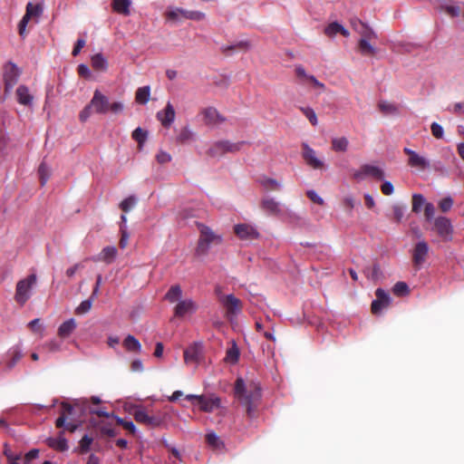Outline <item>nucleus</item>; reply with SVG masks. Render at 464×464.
<instances>
[{"label": "nucleus", "instance_id": "9b49d317", "mask_svg": "<svg viewBox=\"0 0 464 464\" xmlns=\"http://www.w3.org/2000/svg\"><path fill=\"white\" fill-rule=\"evenodd\" d=\"M376 299L372 301L371 309L374 314H379L383 308L389 306L391 302L390 295L383 289L378 288L375 291Z\"/></svg>", "mask_w": 464, "mask_h": 464}, {"label": "nucleus", "instance_id": "5701e85b", "mask_svg": "<svg viewBox=\"0 0 464 464\" xmlns=\"http://www.w3.org/2000/svg\"><path fill=\"white\" fill-rule=\"evenodd\" d=\"M261 208L268 215H278L281 212L279 203L273 198L266 197L261 200Z\"/></svg>", "mask_w": 464, "mask_h": 464}, {"label": "nucleus", "instance_id": "6e6552de", "mask_svg": "<svg viewBox=\"0 0 464 464\" xmlns=\"http://www.w3.org/2000/svg\"><path fill=\"white\" fill-rule=\"evenodd\" d=\"M186 399L188 401H196L197 404L199 406L200 411L205 412H212L220 405V399L218 397L208 398L204 395L188 394Z\"/></svg>", "mask_w": 464, "mask_h": 464}, {"label": "nucleus", "instance_id": "473e14b6", "mask_svg": "<svg viewBox=\"0 0 464 464\" xmlns=\"http://www.w3.org/2000/svg\"><path fill=\"white\" fill-rule=\"evenodd\" d=\"M92 66L96 71H106L108 67L107 60L102 53H96L92 56Z\"/></svg>", "mask_w": 464, "mask_h": 464}, {"label": "nucleus", "instance_id": "69168bd1", "mask_svg": "<svg viewBox=\"0 0 464 464\" xmlns=\"http://www.w3.org/2000/svg\"><path fill=\"white\" fill-rule=\"evenodd\" d=\"M101 431L103 435H106L110 438H113V437L117 436V434H118L116 430L110 425H103L101 428Z\"/></svg>", "mask_w": 464, "mask_h": 464}, {"label": "nucleus", "instance_id": "7ed1b4c3", "mask_svg": "<svg viewBox=\"0 0 464 464\" xmlns=\"http://www.w3.org/2000/svg\"><path fill=\"white\" fill-rule=\"evenodd\" d=\"M133 416L138 423L143 424L150 429H155L160 427L165 422L167 413L157 411L150 414L146 409L140 407L134 411Z\"/></svg>", "mask_w": 464, "mask_h": 464}, {"label": "nucleus", "instance_id": "ddd939ff", "mask_svg": "<svg viewBox=\"0 0 464 464\" xmlns=\"http://www.w3.org/2000/svg\"><path fill=\"white\" fill-rule=\"evenodd\" d=\"M302 147V156L308 166L314 169H321L324 167V161L316 157V152L314 149L305 143H304Z\"/></svg>", "mask_w": 464, "mask_h": 464}, {"label": "nucleus", "instance_id": "4c0bfd02", "mask_svg": "<svg viewBox=\"0 0 464 464\" xmlns=\"http://www.w3.org/2000/svg\"><path fill=\"white\" fill-rule=\"evenodd\" d=\"M178 11H186V9H182V8H172V9H169L166 13H165V17L168 21H171V22H180L183 18V14H180L179 12Z\"/></svg>", "mask_w": 464, "mask_h": 464}, {"label": "nucleus", "instance_id": "a211bd4d", "mask_svg": "<svg viewBox=\"0 0 464 464\" xmlns=\"http://www.w3.org/2000/svg\"><path fill=\"white\" fill-rule=\"evenodd\" d=\"M351 25L353 29L361 35V38H377V34L374 31L358 18H353L351 20Z\"/></svg>", "mask_w": 464, "mask_h": 464}, {"label": "nucleus", "instance_id": "20e7f679", "mask_svg": "<svg viewBox=\"0 0 464 464\" xmlns=\"http://www.w3.org/2000/svg\"><path fill=\"white\" fill-rule=\"evenodd\" d=\"M37 282L35 274H31L24 279L17 282L15 287L14 300L21 306L31 298L32 289Z\"/></svg>", "mask_w": 464, "mask_h": 464}, {"label": "nucleus", "instance_id": "c85d7f7f", "mask_svg": "<svg viewBox=\"0 0 464 464\" xmlns=\"http://www.w3.org/2000/svg\"><path fill=\"white\" fill-rule=\"evenodd\" d=\"M258 182L266 191H276L281 188V183L278 180L267 176L260 177Z\"/></svg>", "mask_w": 464, "mask_h": 464}, {"label": "nucleus", "instance_id": "49530a36", "mask_svg": "<svg viewBox=\"0 0 464 464\" xmlns=\"http://www.w3.org/2000/svg\"><path fill=\"white\" fill-rule=\"evenodd\" d=\"M379 110L384 114H394L398 112L397 107L390 102H381L378 104Z\"/></svg>", "mask_w": 464, "mask_h": 464}, {"label": "nucleus", "instance_id": "f704fd0d", "mask_svg": "<svg viewBox=\"0 0 464 464\" xmlns=\"http://www.w3.org/2000/svg\"><path fill=\"white\" fill-rule=\"evenodd\" d=\"M117 256V248L115 246H106L101 252L100 259L107 264L113 262Z\"/></svg>", "mask_w": 464, "mask_h": 464}, {"label": "nucleus", "instance_id": "6e6d98bb", "mask_svg": "<svg viewBox=\"0 0 464 464\" xmlns=\"http://www.w3.org/2000/svg\"><path fill=\"white\" fill-rule=\"evenodd\" d=\"M453 206V199L446 197L439 202V208L442 212H448Z\"/></svg>", "mask_w": 464, "mask_h": 464}, {"label": "nucleus", "instance_id": "8fccbe9b", "mask_svg": "<svg viewBox=\"0 0 464 464\" xmlns=\"http://www.w3.org/2000/svg\"><path fill=\"white\" fill-rule=\"evenodd\" d=\"M121 231V239L119 242V246L121 248H125L128 246L129 242V233L127 231V227L123 225H120Z\"/></svg>", "mask_w": 464, "mask_h": 464}, {"label": "nucleus", "instance_id": "603ef678", "mask_svg": "<svg viewBox=\"0 0 464 464\" xmlns=\"http://www.w3.org/2000/svg\"><path fill=\"white\" fill-rule=\"evenodd\" d=\"M92 438L88 436V435H84L81 440H80V450L82 453H86L89 451L90 450V447H91V444L92 443Z\"/></svg>", "mask_w": 464, "mask_h": 464}, {"label": "nucleus", "instance_id": "cd10ccee", "mask_svg": "<svg viewBox=\"0 0 464 464\" xmlns=\"http://www.w3.org/2000/svg\"><path fill=\"white\" fill-rule=\"evenodd\" d=\"M200 348L197 345H191L184 351V361L186 363H197L199 360Z\"/></svg>", "mask_w": 464, "mask_h": 464}, {"label": "nucleus", "instance_id": "0e129e2a", "mask_svg": "<svg viewBox=\"0 0 464 464\" xmlns=\"http://www.w3.org/2000/svg\"><path fill=\"white\" fill-rule=\"evenodd\" d=\"M435 214V208L432 203H426L424 207V216L427 220H430Z\"/></svg>", "mask_w": 464, "mask_h": 464}, {"label": "nucleus", "instance_id": "338daca9", "mask_svg": "<svg viewBox=\"0 0 464 464\" xmlns=\"http://www.w3.org/2000/svg\"><path fill=\"white\" fill-rule=\"evenodd\" d=\"M381 190L384 195L390 196L393 193L394 188L390 181H384L381 186Z\"/></svg>", "mask_w": 464, "mask_h": 464}, {"label": "nucleus", "instance_id": "c9c22d12", "mask_svg": "<svg viewBox=\"0 0 464 464\" xmlns=\"http://www.w3.org/2000/svg\"><path fill=\"white\" fill-rule=\"evenodd\" d=\"M349 141L345 137L334 138L332 140V149L334 151L344 152L347 150Z\"/></svg>", "mask_w": 464, "mask_h": 464}, {"label": "nucleus", "instance_id": "f257e3e1", "mask_svg": "<svg viewBox=\"0 0 464 464\" xmlns=\"http://www.w3.org/2000/svg\"><path fill=\"white\" fill-rule=\"evenodd\" d=\"M235 396L246 408L247 416L255 417L261 400L260 387L253 382L246 386L245 382L238 378L235 383Z\"/></svg>", "mask_w": 464, "mask_h": 464}, {"label": "nucleus", "instance_id": "13d9d810", "mask_svg": "<svg viewBox=\"0 0 464 464\" xmlns=\"http://www.w3.org/2000/svg\"><path fill=\"white\" fill-rule=\"evenodd\" d=\"M93 111L92 107L91 106V103L89 102L80 112L79 119L82 122L86 121L90 116L92 115Z\"/></svg>", "mask_w": 464, "mask_h": 464}, {"label": "nucleus", "instance_id": "79ce46f5", "mask_svg": "<svg viewBox=\"0 0 464 464\" xmlns=\"http://www.w3.org/2000/svg\"><path fill=\"white\" fill-rule=\"evenodd\" d=\"M426 200L421 194H414L412 196V212L419 213L421 209V207L426 204Z\"/></svg>", "mask_w": 464, "mask_h": 464}, {"label": "nucleus", "instance_id": "bb28decb", "mask_svg": "<svg viewBox=\"0 0 464 464\" xmlns=\"http://www.w3.org/2000/svg\"><path fill=\"white\" fill-rule=\"evenodd\" d=\"M122 345L128 352L135 353H140L141 352V344L133 335H127L122 342Z\"/></svg>", "mask_w": 464, "mask_h": 464}, {"label": "nucleus", "instance_id": "dca6fc26", "mask_svg": "<svg viewBox=\"0 0 464 464\" xmlns=\"http://www.w3.org/2000/svg\"><path fill=\"white\" fill-rule=\"evenodd\" d=\"M234 232L242 240H252L259 237L258 231L250 225L238 224L234 227Z\"/></svg>", "mask_w": 464, "mask_h": 464}, {"label": "nucleus", "instance_id": "39448f33", "mask_svg": "<svg viewBox=\"0 0 464 464\" xmlns=\"http://www.w3.org/2000/svg\"><path fill=\"white\" fill-rule=\"evenodd\" d=\"M244 141L230 142L229 140H218L214 142L207 151L211 158H220L226 153H235L240 150Z\"/></svg>", "mask_w": 464, "mask_h": 464}, {"label": "nucleus", "instance_id": "680f3d73", "mask_svg": "<svg viewBox=\"0 0 464 464\" xmlns=\"http://www.w3.org/2000/svg\"><path fill=\"white\" fill-rule=\"evenodd\" d=\"M431 133L436 139L443 137V128L437 122H433L430 126Z\"/></svg>", "mask_w": 464, "mask_h": 464}, {"label": "nucleus", "instance_id": "f3484780", "mask_svg": "<svg viewBox=\"0 0 464 464\" xmlns=\"http://www.w3.org/2000/svg\"><path fill=\"white\" fill-rule=\"evenodd\" d=\"M175 109L169 102L164 110L157 112V119L160 121L163 127L169 128L175 120Z\"/></svg>", "mask_w": 464, "mask_h": 464}, {"label": "nucleus", "instance_id": "864d4df0", "mask_svg": "<svg viewBox=\"0 0 464 464\" xmlns=\"http://www.w3.org/2000/svg\"><path fill=\"white\" fill-rule=\"evenodd\" d=\"M31 17L25 13L18 24V32L23 38L26 35V26Z\"/></svg>", "mask_w": 464, "mask_h": 464}, {"label": "nucleus", "instance_id": "5fc2aeb1", "mask_svg": "<svg viewBox=\"0 0 464 464\" xmlns=\"http://www.w3.org/2000/svg\"><path fill=\"white\" fill-rule=\"evenodd\" d=\"M116 421L119 425L122 426L125 430H127L130 433L134 434L136 431V427L132 421L124 420L121 418L117 417Z\"/></svg>", "mask_w": 464, "mask_h": 464}, {"label": "nucleus", "instance_id": "4d7b16f0", "mask_svg": "<svg viewBox=\"0 0 464 464\" xmlns=\"http://www.w3.org/2000/svg\"><path fill=\"white\" fill-rule=\"evenodd\" d=\"M404 210H405V208L401 206V205H394L392 207V212H393V219L396 221V222H401L403 216H404Z\"/></svg>", "mask_w": 464, "mask_h": 464}, {"label": "nucleus", "instance_id": "a18cd8bd", "mask_svg": "<svg viewBox=\"0 0 464 464\" xmlns=\"http://www.w3.org/2000/svg\"><path fill=\"white\" fill-rule=\"evenodd\" d=\"M93 300L94 299H92V297H90L89 299L82 301L76 307L75 314L80 315V314H84L88 313L92 306Z\"/></svg>", "mask_w": 464, "mask_h": 464}, {"label": "nucleus", "instance_id": "2f4dec72", "mask_svg": "<svg viewBox=\"0 0 464 464\" xmlns=\"http://www.w3.org/2000/svg\"><path fill=\"white\" fill-rule=\"evenodd\" d=\"M182 295V289L179 285H171L165 295V299L173 304L178 302Z\"/></svg>", "mask_w": 464, "mask_h": 464}, {"label": "nucleus", "instance_id": "9d476101", "mask_svg": "<svg viewBox=\"0 0 464 464\" xmlns=\"http://www.w3.org/2000/svg\"><path fill=\"white\" fill-rule=\"evenodd\" d=\"M220 303L227 312V316H234L239 314L242 310V302L234 295H227L220 299Z\"/></svg>", "mask_w": 464, "mask_h": 464}, {"label": "nucleus", "instance_id": "0eeeda50", "mask_svg": "<svg viewBox=\"0 0 464 464\" xmlns=\"http://www.w3.org/2000/svg\"><path fill=\"white\" fill-rule=\"evenodd\" d=\"M429 246L426 241H419L412 249V265L416 271L420 270L427 261Z\"/></svg>", "mask_w": 464, "mask_h": 464}, {"label": "nucleus", "instance_id": "b1692460", "mask_svg": "<svg viewBox=\"0 0 464 464\" xmlns=\"http://www.w3.org/2000/svg\"><path fill=\"white\" fill-rule=\"evenodd\" d=\"M23 356L24 354L18 346L11 348L6 354L5 367L7 370L13 369Z\"/></svg>", "mask_w": 464, "mask_h": 464}, {"label": "nucleus", "instance_id": "ea45409f", "mask_svg": "<svg viewBox=\"0 0 464 464\" xmlns=\"http://www.w3.org/2000/svg\"><path fill=\"white\" fill-rule=\"evenodd\" d=\"M147 135V131L141 129L140 127L136 128L131 134L132 139L138 142L140 148L146 141Z\"/></svg>", "mask_w": 464, "mask_h": 464}, {"label": "nucleus", "instance_id": "c756f323", "mask_svg": "<svg viewBox=\"0 0 464 464\" xmlns=\"http://www.w3.org/2000/svg\"><path fill=\"white\" fill-rule=\"evenodd\" d=\"M76 328V322L71 318L63 322L58 328V335L61 338H67Z\"/></svg>", "mask_w": 464, "mask_h": 464}, {"label": "nucleus", "instance_id": "f8f14e48", "mask_svg": "<svg viewBox=\"0 0 464 464\" xmlns=\"http://www.w3.org/2000/svg\"><path fill=\"white\" fill-rule=\"evenodd\" d=\"M90 103L95 113L105 114L109 111V99L98 90L94 92Z\"/></svg>", "mask_w": 464, "mask_h": 464}, {"label": "nucleus", "instance_id": "58836bf2", "mask_svg": "<svg viewBox=\"0 0 464 464\" xmlns=\"http://www.w3.org/2000/svg\"><path fill=\"white\" fill-rule=\"evenodd\" d=\"M38 175H39L41 185L44 186L51 175L50 169L44 162H42L40 164V166L38 168Z\"/></svg>", "mask_w": 464, "mask_h": 464}, {"label": "nucleus", "instance_id": "72a5a7b5", "mask_svg": "<svg viewBox=\"0 0 464 464\" xmlns=\"http://www.w3.org/2000/svg\"><path fill=\"white\" fill-rule=\"evenodd\" d=\"M150 97V86H143L138 88L135 93V101L140 104H146Z\"/></svg>", "mask_w": 464, "mask_h": 464}, {"label": "nucleus", "instance_id": "6ab92c4d", "mask_svg": "<svg viewBox=\"0 0 464 464\" xmlns=\"http://www.w3.org/2000/svg\"><path fill=\"white\" fill-rule=\"evenodd\" d=\"M197 310V304L192 299L179 301L175 308L174 314L177 317H182L188 313H194Z\"/></svg>", "mask_w": 464, "mask_h": 464}, {"label": "nucleus", "instance_id": "4be33fe9", "mask_svg": "<svg viewBox=\"0 0 464 464\" xmlns=\"http://www.w3.org/2000/svg\"><path fill=\"white\" fill-rule=\"evenodd\" d=\"M17 102L24 106H31L34 96L30 93L29 88L25 85H19L15 92Z\"/></svg>", "mask_w": 464, "mask_h": 464}, {"label": "nucleus", "instance_id": "2eb2a0df", "mask_svg": "<svg viewBox=\"0 0 464 464\" xmlns=\"http://www.w3.org/2000/svg\"><path fill=\"white\" fill-rule=\"evenodd\" d=\"M434 227L438 235L445 240H450L451 238L453 228L449 218L445 217L437 218L434 221Z\"/></svg>", "mask_w": 464, "mask_h": 464}, {"label": "nucleus", "instance_id": "09e8293b", "mask_svg": "<svg viewBox=\"0 0 464 464\" xmlns=\"http://www.w3.org/2000/svg\"><path fill=\"white\" fill-rule=\"evenodd\" d=\"M192 138V132L188 127H184L180 130L179 135L177 136V141L179 143H185L188 141Z\"/></svg>", "mask_w": 464, "mask_h": 464}, {"label": "nucleus", "instance_id": "4468645a", "mask_svg": "<svg viewBox=\"0 0 464 464\" xmlns=\"http://www.w3.org/2000/svg\"><path fill=\"white\" fill-rule=\"evenodd\" d=\"M403 151L409 156L408 165L411 168H416L420 170H424L430 168V162L424 157L419 155L416 151L404 148Z\"/></svg>", "mask_w": 464, "mask_h": 464}, {"label": "nucleus", "instance_id": "1a4fd4ad", "mask_svg": "<svg viewBox=\"0 0 464 464\" xmlns=\"http://www.w3.org/2000/svg\"><path fill=\"white\" fill-rule=\"evenodd\" d=\"M353 177L357 180L364 179L366 177H372L378 180H382L384 178V173L382 169L376 166L363 164L359 169L353 172Z\"/></svg>", "mask_w": 464, "mask_h": 464}, {"label": "nucleus", "instance_id": "774afa93", "mask_svg": "<svg viewBox=\"0 0 464 464\" xmlns=\"http://www.w3.org/2000/svg\"><path fill=\"white\" fill-rule=\"evenodd\" d=\"M157 161L160 164L168 163L171 160V156L165 152L160 151L156 156Z\"/></svg>", "mask_w": 464, "mask_h": 464}, {"label": "nucleus", "instance_id": "bf43d9fd", "mask_svg": "<svg viewBox=\"0 0 464 464\" xmlns=\"http://www.w3.org/2000/svg\"><path fill=\"white\" fill-rule=\"evenodd\" d=\"M443 9L449 15L452 17L459 16L461 12L460 7L459 5H447L443 6Z\"/></svg>", "mask_w": 464, "mask_h": 464}, {"label": "nucleus", "instance_id": "e2e57ef3", "mask_svg": "<svg viewBox=\"0 0 464 464\" xmlns=\"http://www.w3.org/2000/svg\"><path fill=\"white\" fill-rule=\"evenodd\" d=\"M306 196L308 197V198H309L311 201H313V202H314V203H316V204H318V205L323 206V205L324 204V199H323L320 196H318V195L316 194V192H315V191H314V190H308V191L306 192Z\"/></svg>", "mask_w": 464, "mask_h": 464}, {"label": "nucleus", "instance_id": "aec40b11", "mask_svg": "<svg viewBox=\"0 0 464 464\" xmlns=\"http://www.w3.org/2000/svg\"><path fill=\"white\" fill-rule=\"evenodd\" d=\"M46 443L50 448L61 452L66 451L69 449L63 430L59 432L57 438H48Z\"/></svg>", "mask_w": 464, "mask_h": 464}, {"label": "nucleus", "instance_id": "a19ab883", "mask_svg": "<svg viewBox=\"0 0 464 464\" xmlns=\"http://www.w3.org/2000/svg\"><path fill=\"white\" fill-rule=\"evenodd\" d=\"M183 14L184 19L193 20V21H201L205 18V14L200 11H179Z\"/></svg>", "mask_w": 464, "mask_h": 464}, {"label": "nucleus", "instance_id": "412c9836", "mask_svg": "<svg viewBox=\"0 0 464 464\" xmlns=\"http://www.w3.org/2000/svg\"><path fill=\"white\" fill-rule=\"evenodd\" d=\"M206 124H217L223 122L225 119L219 114L214 107L205 108L201 111Z\"/></svg>", "mask_w": 464, "mask_h": 464}, {"label": "nucleus", "instance_id": "052dcab7", "mask_svg": "<svg viewBox=\"0 0 464 464\" xmlns=\"http://www.w3.org/2000/svg\"><path fill=\"white\" fill-rule=\"evenodd\" d=\"M239 357V351L236 345H233L230 349L227 352V359L230 360L233 362H237Z\"/></svg>", "mask_w": 464, "mask_h": 464}, {"label": "nucleus", "instance_id": "423d86ee", "mask_svg": "<svg viewBox=\"0 0 464 464\" xmlns=\"http://www.w3.org/2000/svg\"><path fill=\"white\" fill-rule=\"evenodd\" d=\"M21 74L20 69L13 62H8L4 65V82L5 92H10L14 86L17 83Z\"/></svg>", "mask_w": 464, "mask_h": 464}, {"label": "nucleus", "instance_id": "37998d69", "mask_svg": "<svg viewBox=\"0 0 464 464\" xmlns=\"http://www.w3.org/2000/svg\"><path fill=\"white\" fill-rule=\"evenodd\" d=\"M137 203V198L135 196H130L123 199L120 203V208L124 212L128 213Z\"/></svg>", "mask_w": 464, "mask_h": 464}, {"label": "nucleus", "instance_id": "3c124183", "mask_svg": "<svg viewBox=\"0 0 464 464\" xmlns=\"http://www.w3.org/2000/svg\"><path fill=\"white\" fill-rule=\"evenodd\" d=\"M341 25L339 23L337 22H333L331 24H329L325 29H324V34L327 35V36H334L337 34H339L340 32V29H341Z\"/></svg>", "mask_w": 464, "mask_h": 464}, {"label": "nucleus", "instance_id": "de8ad7c7", "mask_svg": "<svg viewBox=\"0 0 464 464\" xmlns=\"http://www.w3.org/2000/svg\"><path fill=\"white\" fill-rule=\"evenodd\" d=\"M392 291H393L394 295H399V296L405 295L409 293V286L404 282H397L394 285Z\"/></svg>", "mask_w": 464, "mask_h": 464}, {"label": "nucleus", "instance_id": "e433bc0d", "mask_svg": "<svg viewBox=\"0 0 464 464\" xmlns=\"http://www.w3.org/2000/svg\"><path fill=\"white\" fill-rule=\"evenodd\" d=\"M43 6L40 4L34 5L32 3H28L26 5V14L32 18V17H40L43 14Z\"/></svg>", "mask_w": 464, "mask_h": 464}, {"label": "nucleus", "instance_id": "7c9ffc66", "mask_svg": "<svg viewBox=\"0 0 464 464\" xmlns=\"http://www.w3.org/2000/svg\"><path fill=\"white\" fill-rule=\"evenodd\" d=\"M206 442L215 450H220L225 446L221 439L213 431L206 434Z\"/></svg>", "mask_w": 464, "mask_h": 464}, {"label": "nucleus", "instance_id": "393cba45", "mask_svg": "<svg viewBox=\"0 0 464 464\" xmlns=\"http://www.w3.org/2000/svg\"><path fill=\"white\" fill-rule=\"evenodd\" d=\"M130 0H112L111 1V8L113 12L128 16L130 14Z\"/></svg>", "mask_w": 464, "mask_h": 464}, {"label": "nucleus", "instance_id": "a878e982", "mask_svg": "<svg viewBox=\"0 0 464 464\" xmlns=\"http://www.w3.org/2000/svg\"><path fill=\"white\" fill-rule=\"evenodd\" d=\"M373 38H361L358 42L359 52L365 56H373L376 54L377 50L370 44Z\"/></svg>", "mask_w": 464, "mask_h": 464}, {"label": "nucleus", "instance_id": "f03ea898", "mask_svg": "<svg viewBox=\"0 0 464 464\" xmlns=\"http://www.w3.org/2000/svg\"><path fill=\"white\" fill-rule=\"evenodd\" d=\"M199 237L195 248V256L198 257L205 256L208 254L212 245H219L223 238L221 235L216 234L209 227L198 223Z\"/></svg>", "mask_w": 464, "mask_h": 464}, {"label": "nucleus", "instance_id": "c03bdc74", "mask_svg": "<svg viewBox=\"0 0 464 464\" xmlns=\"http://www.w3.org/2000/svg\"><path fill=\"white\" fill-rule=\"evenodd\" d=\"M300 111L308 119L313 126H316L318 123L317 116L315 111L310 107H300Z\"/></svg>", "mask_w": 464, "mask_h": 464}]
</instances>
